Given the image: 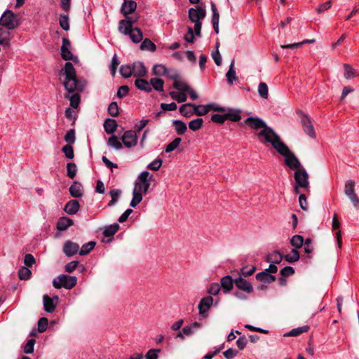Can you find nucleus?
I'll return each mask as SVG.
<instances>
[{
	"label": "nucleus",
	"mask_w": 359,
	"mask_h": 359,
	"mask_svg": "<svg viewBox=\"0 0 359 359\" xmlns=\"http://www.w3.org/2000/svg\"><path fill=\"white\" fill-rule=\"evenodd\" d=\"M244 123L251 129L261 130L257 136L259 142L264 144H272L280 137L271 127L268 126L265 121L259 117H248Z\"/></svg>",
	"instance_id": "obj_1"
},
{
	"label": "nucleus",
	"mask_w": 359,
	"mask_h": 359,
	"mask_svg": "<svg viewBox=\"0 0 359 359\" xmlns=\"http://www.w3.org/2000/svg\"><path fill=\"white\" fill-rule=\"evenodd\" d=\"M151 177L148 171H143L138 175L133 190V198L130 204L131 207L135 208L142 201L143 194L147 193L151 185Z\"/></svg>",
	"instance_id": "obj_2"
},
{
	"label": "nucleus",
	"mask_w": 359,
	"mask_h": 359,
	"mask_svg": "<svg viewBox=\"0 0 359 359\" xmlns=\"http://www.w3.org/2000/svg\"><path fill=\"white\" fill-rule=\"evenodd\" d=\"M60 75L65 76L63 84L69 93L83 90V84L76 79V71L72 63L67 62L64 69L60 72Z\"/></svg>",
	"instance_id": "obj_3"
},
{
	"label": "nucleus",
	"mask_w": 359,
	"mask_h": 359,
	"mask_svg": "<svg viewBox=\"0 0 359 359\" xmlns=\"http://www.w3.org/2000/svg\"><path fill=\"white\" fill-rule=\"evenodd\" d=\"M271 146L278 154L285 157V163L291 169H297L300 167V162L295 155L289 149L288 147L282 142L280 137L276 140Z\"/></svg>",
	"instance_id": "obj_4"
},
{
	"label": "nucleus",
	"mask_w": 359,
	"mask_h": 359,
	"mask_svg": "<svg viewBox=\"0 0 359 359\" xmlns=\"http://www.w3.org/2000/svg\"><path fill=\"white\" fill-rule=\"evenodd\" d=\"M135 21L121 20L118 23V31L128 35L133 43H140L143 38L142 32L139 28H133Z\"/></svg>",
	"instance_id": "obj_5"
},
{
	"label": "nucleus",
	"mask_w": 359,
	"mask_h": 359,
	"mask_svg": "<svg viewBox=\"0 0 359 359\" xmlns=\"http://www.w3.org/2000/svg\"><path fill=\"white\" fill-rule=\"evenodd\" d=\"M77 283L76 276H71L62 274L56 277L53 280V285L56 289L64 287L67 290L73 288Z\"/></svg>",
	"instance_id": "obj_6"
},
{
	"label": "nucleus",
	"mask_w": 359,
	"mask_h": 359,
	"mask_svg": "<svg viewBox=\"0 0 359 359\" xmlns=\"http://www.w3.org/2000/svg\"><path fill=\"white\" fill-rule=\"evenodd\" d=\"M19 25L17 15L10 10H6L0 18V26L7 29H14Z\"/></svg>",
	"instance_id": "obj_7"
},
{
	"label": "nucleus",
	"mask_w": 359,
	"mask_h": 359,
	"mask_svg": "<svg viewBox=\"0 0 359 359\" xmlns=\"http://www.w3.org/2000/svg\"><path fill=\"white\" fill-rule=\"evenodd\" d=\"M294 180L297 185L294 187L295 193L299 192V187H309V175L305 170H298L294 172Z\"/></svg>",
	"instance_id": "obj_8"
},
{
	"label": "nucleus",
	"mask_w": 359,
	"mask_h": 359,
	"mask_svg": "<svg viewBox=\"0 0 359 359\" xmlns=\"http://www.w3.org/2000/svg\"><path fill=\"white\" fill-rule=\"evenodd\" d=\"M301 123L304 133H306L311 138L315 139L316 137V131L312 124L311 120L307 114H302Z\"/></svg>",
	"instance_id": "obj_9"
},
{
	"label": "nucleus",
	"mask_w": 359,
	"mask_h": 359,
	"mask_svg": "<svg viewBox=\"0 0 359 359\" xmlns=\"http://www.w3.org/2000/svg\"><path fill=\"white\" fill-rule=\"evenodd\" d=\"M122 142L127 148H131L137 145V136L135 131L127 130L122 136Z\"/></svg>",
	"instance_id": "obj_10"
},
{
	"label": "nucleus",
	"mask_w": 359,
	"mask_h": 359,
	"mask_svg": "<svg viewBox=\"0 0 359 359\" xmlns=\"http://www.w3.org/2000/svg\"><path fill=\"white\" fill-rule=\"evenodd\" d=\"M206 15V11L203 8L198 7L197 8H191L189 10V18L194 22H201Z\"/></svg>",
	"instance_id": "obj_11"
},
{
	"label": "nucleus",
	"mask_w": 359,
	"mask_h": 359,
	"mask_svg": "<svg viewBox=\"0 0 359 359\" xmlns=\"http://www.w3.org/2000/svg\"><path fill=\"white\" fill-rule=\"evenodd\" d=\"M80 246L78 243L67 241L63 245V252L67 257H72L79 252Z\"/></svg>",
	"instance_id": "obj_12"
},
{
	"label": "nucleus",
	"mask_w": 359,
	"mask_h": 359,
	"mask_svg": "<svg viewBox=\"0 0 359 359\" xmlns=\"http://www.w3.org/2000/svg\"><path fill=\"white\" fill-rule=\"evenodd\" d=\"M71 48V42L70 41L64 37L62 38V45L61 47V56L65 60H73V54L70 50Z\"/></svg>",
	"instance_id": "obj_13"
},
{
	"label": "nucleus",
	"mask_w": 359,
	"mask_h": 359,
	"mask_svg": "<svg viewBox=\"0 0 359 359\" xmlns=\"http://www.w3.org/2000/svg\"><path fill=\"white\" fill-rule=\"evenodd\" d=\"M234 284L238 289L246 293L250 294L253 292V287L250 283L243 279L241 276L234 280Z\"/></svg>",
	"instance_id": "obj_14"
},
{
	"label": "nucleus",
	"mask_w": 359,
	"mask_h": 359,
	"mask_svg": "<svg viewBox=\"0 0 359 359\" xmlns=\"http://www.w3.org/2000/svg\"><path fill=\"white\" fill-rule=\"evenodd\" d=\"M213 304V299L210 296H208L205 297H203L201 299L198 309L199 310V314L203 315L205 313H207L209 311L210 308Z\"/></svg>",
	"instance_id": "obj_15"
},
{
	"label": "nucleus",
	"mask_w": 359,
	"mask_h": 359,
	"mask_svg": "<svg viewBox=\"0 0 359 359\" xmlns=\"http://www.w3.org/2000/svg\"><path fill=\"white\" fill-rule=\"evenodd\" d=\"M133 75L142 78L146 76L147 70L142 62H135L132 65Z\"/></svg>",
	"instance_id": "obj_16"
},
{
	"label": "nucleus",
	"mask_w": 359,
	"mask_h": 359,
	"mask_svg": "<svg viewBox=\"0 0 359 359\" xmlns=\"http://www.w3.org/2000/svg\"><path fill=\"white\" fill-rule=\"evenodd\" d=\"M54 299L57 301L58 297L55 296L54 298L49 297L47 294H44L43 297V307L44 310L48 313H53L56 307V304L54 303Z\"/></svg>",
	"instance_id": "obj_17"
},
{
	"label": "nucleus",
	"mask_w": 359,
	"mask_h": 359,
	"mask_svg": "<svg viewBox=\"0 0 359 359\" xmlns=\"http://www.w3.org/2000/svg\"><path fill=\"white\" fill-rule=\"evenodd\" d=\"M332 228L333 230H338L336 233V239L337 241L338 247L340 248L342 245V237L341 233L339 230L340 228V222L338 219V216L337 214H334L332 219Z\"/></svg>",
	"instance_id": "obj_18"
},
{
	"label": "nucleus",
	"mask_w": 359,
	"mask_h": 359,
	"mask_svg": "<svg viewBox=\"0 0 359 359\" xmlns=\"http://www.w3.org/2000/svg\"><path fill=\"white\" fill-rule=\"evenodd\" d=\"M137 8V3L135 1L130 0H124V2L121 6V13L123 15L127 16L128 14L132 13L135 11Z\"/></svg>",
	"instance_id": "obj_19"
},
{
	"label": "nucleus",
	"mask_w": 359,
	"mask_h": 359,
	"mask_svg": "<svg viewBox=\"0 0 359 359\" xmlns=\"http://www.w3.org/2000/svg\"><path fill=\"white\" fill-rule=\"evenodd\" d=\"M80 204L77 200L69 201L65 206L64 210L70 215H75L79 210Z\"/></svg>",
	"instance_id": "obj_20"
},
{
	"label": "nucleus",
	"mask_w": 359,
	"mask_h": 359,
	"mask_svg": "<svg viewBox=\"0 0 359 359\" xmlns=\"http://www.w3.org/2000/svg\"><path fill=\"white\" fill-rule=\"evenodd\" d=\"M70 195L74 198H80L83 196V187L81 183L75 181L69 189Z\"/></svg>",
	"instance_id": "obj_21"
},
{
	"label": "nucleus",
	"mask_w": 359,
	"mask_h": 359,
	"mask_svg": "<svg viewBox=\"0 0 359 359\" xmlns=\"http://www.w3.org/2000/svg\"><path fill=\"white\" fill-rule=\"evenodd\" d=\"M256 279L264 283H271L276 280V276L264 271L256 274Z\"/></svg>",
	"instance_id": "obj_22"
},
{
	"label": "nucleus",
	"mask_w": 359,
	"mask_h": 359,
	"mask_svg": "<svg viewBox=\"0 0 359 359\" xmlns=\"http://www.w3.org/2000/svg\"><path fill=\"white\" fill-rule=\"evenodd\" d=\"M73 224L74 221L72 219L67 217H62L57 221V229L59 231H65Z\"/></svg>",
	"instance_id": "obj_23"
},
{
	"label": "nucleus",
	"mask_w": 359,
	"mask_h": 359,
	"mask_svg": "<svg viewBox=\"0 0 359 359\" xmlns=\"http://www.w3.org/2000/svg\"><path fill=\"white\" fill-rule=\"evenodd\" d=\"M118 124L115 119L107 118L104 123L105 132L107 134H113L117 129Z\"/></svg>",
	"instance_id": "obj_24"
},
{
	"label": "nucleus",
	"mask_w": 359,
	"mask_h": 359,
	"mask_svg": "<svg viewBox=\"0 0 359 359\" xmlns=\"http://www.w3.org/2000/svg\"><path fill=\"white\" fill-rule=\"evenodd\" d=\"M135 86L137 88L144 90L147 93L151 91V86L150 82H148L145 79H137L135 81Z\"/></svg>",
	"instance_id": "obj_25"
},
{
	"label": "nucleus",
	"mask_w": 359,
	"mask_h": 359,
	"mask_svg": "<svg viewBox=\"0 0 359 359\" xmlns=\"http://www.w3.org/2000/svg\"><path fill=\"white\" fill-rule=\"evenodd\" d=\"M241 110L229 109L225 114L226 120H230L233 122H237L241 120Z\"/></svg>",
	"instance_id": "obj_26"
},
{
	"label": "nucleus",
	"mask_w": 359,
	"mask_h": 359,
	"mask_svg": "<svg viewBox=\"0 0 359 359\" xmlns=\"http://www.w3.org/2000/svg\"><path fill=\"white\" fill-rule=\"evenodd\" d=\"M226 77L229 85H232L233 81L238 80L234 67V60L231 61L229 70L226 74Z\"/></svg>",
	"instance_id": "obj_27"
},
{
	"label": "nucleus",
	"mask_w": 359,
	"mask_h": 359,
	"mask_svg": "<svg viewBox=\"0 0 359 359\" xmlns=\"http://www.w3.org/2000/svg\"><path fill=\"white\" fill-rule=\"evenodd\" d=\"M233 283L234 280L230 276H226L221 279V287L226 292L231 290Z\"/></svg>",
	"instance_id": "obj_28"
},
{
	"label": "nucleus",
	"mask_w": 359,
	"mask_h": 359,
	"mask_svg": "<svg viewBox=\"0 0 359 359\" xmlns=\"http://www.w3.org/2000/svg\"><path fill=\"white\" fill-rule=\"evenodd\" d=\"M193 107H194V104H184L180 107V112L185 117H190L193 115Z\"/></svg>",
	"instance_id": "obj_29"
},
{
	"label": "nucleus",
	"mask_w": 359,
	"mask_h": 359,
	"mask_svg": "<svg viewBox=\"0 0 359 359\" xmlns=\"http://www.w3.org/2000/svg\"><path fill=\"white\" fill-rule=\"evenodd\" d=\"M172 125L174 126L177 135H183L187 130V125L182 121L174 120L172 121Z\"/></svg>",
	"instance_id": "obj_30"
},
{
	"label": "nucleus",
	"mask_w": 359,
	"mask_h": 359,
	"mask_svg": "<svg viewBox=\"0 0 359 359\" xmlns=\"http://www.w3.org/2000/svg\"><path fill=\"white\" fill-rule=\"evenodd\" d=\"M283 259V255L278 251H274L267 257L266 262L272 264H279Z\"/></svg>",
	"instance_id": "obj_31"
},
{
	"label": "nucleus",
	"mask_w": 359,
	"mask_h": 359,
	"mask_svg": "<svg viewBox=\"0 0 359 359\" xmlns=\"http://www.w3.org/2000/svg\"><path fill=\"white\" fill-rule=\"evenodd\" d=\"M152 73L157 76H165L168 69L162 64H156L153 67Z\"/></svg>",
	"instance_id": "obj_32"
},
{
	"label": "nucleus",
	"mask_w": 359,
	"mask_h": 359,
	"mask_svg": "<svg viewBox=\"0 0 359 359\" xmlns=\"http://www.w3.org/2000/svg\"><path fill=\"white\" fill-rule=\"evenodd\" d=\"M119 229V225L117 223H114L107 226L103 232V235L105 237L113 236Z\"/></svg>",
	"instance_id": "obj_33"
},
{
	"label": "nucleus",
	"mask_w": 359,
	"mask_h": 359,
	"mask_svg": "<svg viewBox=\"0 0 359 359\" xmlns=\"http://www.w3.org/2000/svg\"><path fill=\"white\" fill-rule=\"evenodd\" d=\"M150 84L151 88H154L158 92L163 91L164 81L161 79L152 78L150 79Z\"/></svg>",
	"instance_id": "obj_34"
},
{
	"label": "nucleus",
	"mask_w": 359,
	"mask_h": 359,
	"mask_svg": "<svg viewBox=\"0 0 359 359\" xmlns=\"http://www.w3.org/2000/svg\"><path fill=\"white\" fill-rule=\"evenodd\" d=\"M209 112L208 104L206 105H196L193 107V115L204 116Z\"/></svg>",
	"instance_id": "obj_35"
},
{
	"label": "nucleus",
	"mask_w": 359,
	"mask_h": 359,
	"mask_svg": "<svg viewBox=\"0 0 359 359\" xmlns=\"http://www.w3.org/2000/svg\"><path fill=\"white\" fill-rule=\"evenodd\" d=\"M156 46L150 39H145L140 45V49L142 50H149L154 52L156 50Z\"/></svg>",
	"instance_id": "obj_36"
},
{
	"label": "nucleus",
	"mask_w": 359,
	"mask_h": 359,
	"mask_svg": "<svg viewBox=\"0 0 359 359\" xmlns=\"http://www.w3.org/2000/svg\"><path fill=\"white\" fill-rule=\"evenodd\" d=\"M344 77L346 79H353L357 76L356 71L351 65L348 64L344 65Z\"/></svg>",
	"instance_id": "obj_37"
},
{
	"label": "nucleus",
	"mask_w": 359,
	"mask_h": 359,
	"mask_svg": "<svg viewBox=\"0 0 359 359\" xmlns=\"http://www.w3.org/2000/svg\"><path fill=\"white\" fill-rule=\"evenodd\" d=\"M203 123V118H198L191 120L189 123V128L190 130H191L193 131H197L202 128Z\"/></svg>",
	"instance_id": "obj_38"
},
{
	"label": "nucleus",
	"mask_w": 359,
	"mask_h": 359,
	"mask_svg": "<svg viewBox=\"0 0 359 359\" xmlns=\"http://www.w3.org/2000/svg\"><path fill=\"white\" fill-rule=\"evenodd\" d=\"M309 330V327L308 325H304L302 327L292 329L291 331L286 333L284 336L297 337L304 332H306Z\"/></svg>",
	"instance_id": "obj_39"
},
{
	"label": "nucleus",
	"mask_w": 359,
	"mask_h": 359,
	"mask_svg": "<svg viewBox=\"0 0 359 359\" xmlns=\"http://www.w3.org/2000/svg\"><path fill=\"white\" fill-rule=\"evenodd\" d=\"M285 259L290 262L293 263L299 260V253L296 248L292 249L291 252L284 257Z\"/></svg>",
	"instance_id": "obj_40"
},
{
	"label": "nucleus",
	"mask_w": 359,
	"mask_h": 359,
	"mask_svg": "<svg viewBox=\"0 0 359 359\" xmlns=\"http://www.w3.org/2000/svg\"><path fill=\"white\" fill-rule=\"evenodd\" d=\"M172 86L173 88L182 93H187V91L189 90L190 88L187 83L179 79L174 81Z\"/></svg>",
	"instance_id": "obj_41"
},
{
	"label": "nucleus",
	"mask_w": 359,
	"mask_h": 359,
	"mask_svg": "<svg viewBox=\"0 0 359 359\" xmlns=\"http://www.w3.org/2000/svg\"><path fill=\"white\" fill-rule=\"evenodd\" d=\"M95 242L90 241L83 245L79 250V255L82 256L88 255L95 248Z\"/></svg>",
	"instance_id": "obj_42"
},
{
	"label": "nucleus",
	"mask_w": 359,
	"mask_h": 359,
	"mask_svg": "<svg viewBox=\"0 0 359 359\" xmlns=\"http://www.w3.org/2000/svg\"><path fill=\"white\" fill-rule=\"evenodd\" d=\"M107 144L117 150L121 149L123 148L122 144L119 141L118 138L114 135L109 138Z\"/></svg>",
	"instance_id": "obj_43"
},
{
	"label": "nucleus",
	"mask_w": 359,
	"mask_h": 359,
	"mask_svg": "<svg viewBox=\"0 0 359 359\" xmlns=\"http://www.w3.org/2000/svg\"><path fill=\"white\" fill-rule=\"evenodd\" d=\"M119 72L123 78H129L133 76L132 65H125L120 67Z\"/></svg>",
	"instance_id": "obj_44"
},
{
	"label": "nucleus",
	"mask_w": 359,
	"mask_h": 359,
	"mask_svg": "<svg viewBox=\"0 0 359 359\" xmlns=\"http://www.w3.org/2000/svg\"><path fill=\"white\" fill-rule=\"evenodd\" d=\"M181 141H182V139L180 137L175 138L170 143H169L166 146V147L165 149V152L170 153V152L173 151L175 149H176L179 147Z\"/></svg>",
	"instance_id": "obj_45"
},
{
	"label": "nucleus",
	"mask_w": 359,
	"mask_h": 359,
	"mask_svg": "<svg viewBox=\"0 0 359 359\" xmlns=\"http://www.w3.org/2000/svg\"><path fill=\"white\" fill-rule=\"evenodd\" d=\"M290 244L294 247V248H300L304 244V238L300 235L293 236L290 240Z\"/></svg>",
	"instance_id": "obj_46"
},
{
	"label": "nucleus",
	"mask_w": 359,
	"mask_h": 359,
	"mask_svg": "<svg viewBox=\"0 0 359 359\" xmlns=\"http://www.w3.org/2000/svg\"><path fill=\"white\" fill-rule=\"evenodd\" d=\"M258 93L263 99H267L269 97V88L266 83L261 82L258 86Z\"/></svg>",
	"instance_id": "obj_47"
},
{
	"label": "nucleus",
	"mask_w": 359,
	"mask_h": 359,
	"mask_svg": "<svg viewBox=\"0 0 359 359\" xmlns=\"http://www.w3.org/2000/svg\"><path fill=\"white\" fill-rule=\"evenodd\" d=\"M315 41H316L315 39H306V40H304L303 41L299 42V43H291V44H288V45H282L281 48H290V49L297 48L302 46L303 44L313 43Z\"/></svg>",
	"instance_id": "obj_48"
},
{
	"label": "nucleus",
	"mask_w": 359,
	"mask_h": 359,
	"mask_svg": "<svg viewBox=\"0 0 359 359\" xmlns=\"http://www.w3.org/2000/svg\"><path fill=\"white\" fill-rule=\"evenodd\" d=\"M77 168L76 165L74 163H68L67 165V175L73 179L76 175Z\"/></svg>",
	"instance_id": "obj_49"
},
{
	"label": "nucleus",
	"mask_w": 359,
	"mask_h": 359,
	"mask_svg": "<svg viewBox=\"0 0 359 359\" xmlns=\"http://www.w3.org/2000/svg\"><path fill=\"white\" fill-rule=\"evenodd\" d=\"M162 163L163 160L160 158H158L148 164L147 168L153 171H158L161 167Z\"/></svg>",
	"instance_id": "obj_50"
},
{
	"label": "nucleus",
	"mask_w": 359,
	"mask_h": 359,
	"mask_svg": "<svg viewBox=\"0 0 359 359\" xmlns=\"http://www.w3.org/2000/svg\"><path fill=\"white\" fill-rule=\"evenodd\" d=\"M354 187H355V182L351 180H348L345 184V188H344L345 194L347 196H348L350 195L355 194Z\"/></svg>",
	"instance_id": "obj_51"
},
{
	"label": "nucleus",
	"mask_w": 359,
	"mask_h": 359,
	"mask_svg": "<svg viewBox=\"0 0 359 359\" xmlns=\"http://www.w3.org/2000/svg\"><path fill=\"white\" fill-rule=\"evenodd\" d=\"M32 274L31 271L25 266H22L18 271V276L20 280H27L30 278Z\"/></svg>",
	"instance_id": "obj_52"
},
{
	"label": "nucleus",
	"mask_w": 359,
	"mask_h": 359,
	"mask_svg": "<svg viewBox=\"0 0 359 359\" xmlns=\"http://www.w3.org/2000/svg\"><path fill=\"white\" fill-rule=\"evenodd\" d=\"M255 271V267L254 266H245L241 269L240 276L245 277L251 276Z\"/></svg>",
	"instance_id": "obj_53"
},
{
	"label": "nucleus",
	"mask_w": 359,
	"mask_h": 359,
	"mask_svg": "<svg viewBox=\"0 0 359 359\" xmlns=\"http://www.w3.org/2000/svg\"><path fill=\"white\" fill-rule=\"evenodd\" d=\"M60 27L65 31L69 29V17L67 15H60L59 18Z\"/></svg>",
	"instance_id": "obj_54"
},
{
	"label": "nucleus",
	"mask_w": 359,
	"mask_h": 359,
	"mask_svg": "<svg viewBox=\"0 0 359 359\" xmlns=\"http://www.w3.org/2000/svg\"><path fill=\"white\" fill-rule=\"evenodd\" d=\"M108 112L110 116L113 117H116L118 115V106L116 102H112L108 107Z\"/></svg>",
	"instance_id": "obj_55"
},
{
	"label": "nucleus",
	"mask_w": 359,
	"mask_h": 359,
	"mask_svg": "<svg viewBox=\"0 0 359 359\" xmlns=\"http://www.w3.org/2000/svg\"><path fill=\"white\" fill-rule=\"evenodd\" d=\"M119 63L120 62L118 61L117 55L114 54L112 57L111 65L110 67V72L113 76H114L116 73V69H117L118 66L119 65Z\"/></svg>",
	"instance_id": "obj_56"
},
{
	"label": "nucleus",
	"mask_w": 359,
	"mask_h": 359,
	"mask_svg": "<svg viewBox=\"0 0 359 359\" xmlns=\"http://www.w3.org/2000/svg\"><path fill=\"white\" fill-rule=\"evenodd\" d=\"M65 142L68 143V144H74L75 142V130L74 129H70L67 131L64 137Z\"/></svg>",
	"instance_id": "obj_57"
},
{
	"label": "nucleus",
	"mask_w": 359,
	"mask_h": 359,
	"mask_svg": "<svg viewBox=\"0 0 359 359\" xmlns=\"http://www.w3.org/2000/svg\"><path fill=\"white\" fill-rule=\"evenodd\" d=\"M62 152L65 156L69 159H72L74 156L73 147L70 144L65 145L62 149Z\"/></svg>",
	"instance_id": "obj_58"
},
{
	"label": "nucleus",
	"mask_w": 359,
	"mask_h": 359,
	"mask_svg": "<svg viewBox=\"0 0 359 359\" xmlns=\"http://www.w3.org/2000/svg\"><path fill=\"white\" fill-rule=\"evenodd\" d=\"M35 339H30L27 341V344L24 347V352L27 354L32 353L34 352V346L35 344Z\"/></svg>",
	"instance_id": "obj_59"
},
{
	"label": "nucleus",
	"mask_w": 359,
	"mask_h": 359,
	"mask_svg": "<svg viewBox=\"0 0 359 359\" xmlns=\"http://www.w3.org/2000/svg\"><path fill=\"white\" fill-rule=\"evenodd\" d=\"M67 98L69 99L70 104L72 107L76 108L80 102V96L78 93H74L70 97L66 96Z\"/></svg>",
	"instance_id": "obj_60"
},
{
	"label": "nucleus",
	"mask_w": 359,
	"mask_h": 359,
	"mask_svg": "<svg viewBox=\"0 0 359 359\" xmlns=\"http://www.w3.org/2000/svg\"><path fill=\"white\" fill-rule=\"evenodd\" d=\"M48 319L46 318H41L38 321V330L39 332H44L47 330Z\"/></svg>",
	"instance_id": "obj_61"
},
{
	"label": "nucleus",
	"mask_w": 359,
	"mask_h": 359,
	"mask_svg": "<svg viewBox=\"0 0 359 359\" xmlns=\"http://www.w3.org/2000/svg\"><path fill=\"white\" fill-rule=\"evenodd\" d=\"M211 121L214 123L222 124L226 121L225 114H215L211 116Z\"/></svg>",
	"instance_id": "obj_62"
},
{
	"label": "nucleus",
	"mask_w": 359,
	"mask_h": 359,
	"mask_svg": "<svg viewBox=\"0 0 359 359\" xmlns=\"http://www.w3.org/2000/svg\"><path fill=\"white\" fill-rule=\"evenodd\" d=\"M221 286L216 283H212L208 290V292L211 295H217L220 291Z\"/></svg>",
	"instance_id": "obj_63"
},
{
	"label": "nucleus",
	"mask_w": 359,
	"mask_h": 359,
	"mask_svg": "<svg viewBox=\"0 0 359 359\" xmlns=\"http://www.w3.org/2000/svg\"><path fill=\"white\" fill-rule=\"evenodd\" d=\"M159 352V349H150L147 353L145 359H158V353Z\"/></svg>",
	"instance_id": "obj_64"
}]
</instances>
